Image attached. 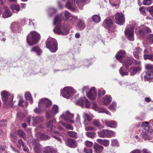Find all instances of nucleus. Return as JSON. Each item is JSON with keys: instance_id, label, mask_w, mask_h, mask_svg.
<instances>
[{"instance_id": "nucleus-19", "label": "nucleus", "mask_w": 153, "mask_h": 153, "mask_svg": "<svg viewBox=\"0 0 153 153\" xmlns=\"http://www.w3.org/2000/svg\"><path fill=\"white\" fill-rule=\"evenodd\" d=\"M124 56V51H120L118 52V53L116 54L115 56L116 58L119 60L120 62L122 63L124 60H122L123 59V57Z\"/></svg>"}, {"instance_id": "nucleus-58", "label": "nucleus", "mask_w": 153, "mask_h": 153, "mask_svg": "<svg viewBox=\"0 0 153 153\" xmlns=\"http://www.w3.org/2000/svg\"><path fill=\"white\" fill-rule=\"evenodd\" d=\"M77 19L78 18L77 16H72L70 18L69 20L71 22L74 23L77 21Z\"/></svg>"}, {"instance_id": "nucleus-48", "label": "nucleus", "mask_w": 153, "mask_h": 153, "mask_svg": "<svg viewBox=\"0 0 153 153\" xmlns=\"http://www.w3.org/2000/svg\"><path fill=\"white\" fill-rule=\"evenodd\" d=\"M18 134L20 137L24 138L25 137V134L22 130H19L18 132Z\"/></svg>"}, {"instance_id": "nucleus-15", "label": "nucleus", "mask_w": 153, "mask_h": 153, "mask_svg": "<svg viewBox=\"0 0 153 153\" xmlns=\"http://www.w3.org/2000/svg\"><path fill=\"white\" fill-rule=\"evenodd\" d=\"M87 95L90 99L91 100L94 99L97 95L95 88L94 87L92 88L89 92L88 93H87Z\"/></svg>"}, {"instance_id": "nucleus-42", "label": "nucleus", "mask_w": 153, "mask_h": 153, "mask_svg": "<svg viewBox=\"0 0 153 153\" xmlns=\"http://www.w3.org/2000/svg\"><path fill=\"white\" fill-rule=\"evenodd\" d=\"M97 111L98 113H105L107 114H108L109 113V112L104 107L99 108Z\"/></svg>"}, {"instance_id": "nucleus-51", "label": "nucleus", "mask_w": 153, "mask_h": 153, "mask_svg": "<svg viewBox=\"0 0 153 153\" xmlns=\"http://www.w3.org/2000/svg\"><path fill=\"white\" fill-rule=\"evenodd\" d=\"M92 18L93 21L96 22H97L100 21V16L97 15L94 16Z\"/></svg>"}, {"instance_id": "nucleus-55", "label": "nucleus", "mask_w": 153, "mask_h": 153, "mask_svg": "<svg viewBox=\"0 0 153 153\" xmlns=\"http://www.w3.org/2000/svg\"><path fill=\"white\" fill-rule=\"evenodd\" d=\"M116 106V103L113 102L109 107V108L111 110L114 111V110L115 109Z\"/></svg>"}, {"instance_id": "nucleus-20", "label": "nucleus", "mask_w": 153, "mask_h": 153, "mask_svg": "<svg viewBox=\"0 0 153 153\" xmlns=\"http://www.w3.org/2000/svg\"><path fill=\"white\" fill-rule=\"evenodd\" d=\"M141 70V67L140 66L132 67L130 70V74L132 75H134L136 73Z\"/></svg>"}, {"instance_id": "nucleus-49", "label": "nucleus", "mask_w": 153, "mask_h": 153, "mask_svg": "<svg viewBox=\"0 0 153 153\" xmlns=\"http://www.w3.org/2000/svg\"><path fill=\"white\" fill-rule=\"evenodd\" d=\"M105 94V91L103 89H101L98 90V96L99 97H101L104 95Z\"/></svg>"}, {"instance_id": "nucleus-36", "label": "nucleus", "mask_w": 153, "mask_h": 153, "mask_svg": "<svg viewBox=\"0 0 153 153\" xmlns=\"http://www.w3.org/2000/svg\"><path fill=\"white\" fill-rule=\"evenodd\" d=\"M86 98L85 97H81L76 102V104L81 106H83Z\"/></svg>"}, {"instance_id": "nucleus-41", "label": "nucleus", "mask_w": 153, "mask_h": 153, "mask_svg": "<svg viewBox=\"0 0 153 153\" xmlns=\"http://www.w3.org/2000/svg\"><path fill=\"white\" fill-rule=\"evenodd\" d=\"M85 134L87 137L92 138L95 137L96 133L94 132H87L85 133Z\"/></svg>"}, {"instance_id": "nucleus-35", "label": "nucleus", "mask_w": 153, "mask_h": 153, "mask_svg": "<svg viewBox=\"0 0 153 153\" xmlns=\"http://www.w3.org/2000/svg\"><path fill=\"white\" fill-rule=\"evenodd\" d=\"M86 0H76V3L80 9H81Z\"/></svg>"}, {"instance_id": "nucleus-63", "label": "nucleus", "mask_w": 153, "mask_h": 153, "mask_svg": "<svg viewBox=\"0 0 153 153\" xmlns=\"http://www.w3.org/2000/svg\"><path fill=\"white\" fill-rule=\"evenodd\" d=\"M143 4L144 5H149L151 4V0H143Z\"/></svg>"}, {"instance_id": "nucleus-61", "label": "nucleus", "mask_w": 153, "mask_h": 153, "mask_svg": "<svg viewBox=\"0 0 153 153\" xmlns=\"http://www.w3.org/2000/svg\"><path fill=\"white\" fill-rule=\"evenodd\" d=\"M139 10L141 13L143 15H145L146 14L145 11L146 8L143 7H141L139 9Z\"/></svg>"}, {"instance_id": "nucleus-6", "label": "nucleus", "mask_w": 153, "mask_h": 153, "mask_svg": "<svg viewBox=\"0 0 153 153\" xmlns=\"http://www.w3.org/2000/svg\"><path fill=\"white\" fill-rule=\"evenodd\" d=\"M141 126L143 127L142 130V134L145 140H149V135L150 134V132L149 131V123L147 122H143L141 124Z\"/></svg>"}, {"instance_id": "nucleus-32", "label": "nucleus", "mask_w": 153, "mask_h": 153, "mask_svg": "<svg viewBox=\"0 0 153 153\" xmlns=\"http://www.w3.org/2000/svg\"><path fill=\"white\" fill-rule=\"evenodd\" d=\"M22 25H21L20 22L19 23L14 22L12 24L11 29L12 30H13V29L17 30Z\"/></svg>"}, {"instance_id": "nucleus-54", "label": "nucleus", "mask_w": 153, "mask_h": 153, "mask_svg": "<svg viewBox=\"0 0 153 153\" xmlns=\"http://www.w3.org/2000/svg\"><path fill=\"white\" fill-rule=\"evenodd\" d=\"M111 143L113 146H118L119 145L118 140L116 139L112 140Z\"/></svg>"}, {"instance_id": "nucleus-33", "label": "nucleus", "mask_w": 153, "mask_h": 153, "mask_svg": "<svg viewBox=\"0 0 153 153\" xmlns=\"http://www.w3.org/2000/svg\"><path fill=\"white\" fill-rule=\"evenodd\" d=\"M11 9L14 13L19 12L20 10L19 6L18 5L13 4L10 7Z\"/></svg>"}, {"instance_id": "nucleus-3", "label": "nucleus", "mask_w": 153, "mask_h": 153, "mask_svg": "<svg viewBox=\"0 0 153 153\" xmlns=\"http://www.w3.org/2000/svg\"><path fill=\"white\" fill-rule=\"evenodd\" d=\"M39 35L36 31H32L27 37V42L29 45H33L37 43L39 38Z\"/></svg>"}, {"instance_id": "nucleus-31", "label": "nucleus", "mask_w": 153, "mask_h": 153, "mask_svg": "<svg viewBox=\"0 0 153 153\" xmlns=\"http://www.w3.org/2000/svg\"><path fill=\"white\" fill-rule=\"evenodd\" d=\"M83 117L85 120H87L88 122L90 121L93 117V116L91 114H87L84 112L83 114Z\"/></svg>"}, {"instance_id": "nucleus-21", "label": "nucleus", "mask_w": 153, "mask_h": 153, "mask_svg": "<svg viewBox=\"0 0 153 153\" xmlns=\"http://www.w3.org/2000/svg\"><path fill=\"white\" fill-rule=\"evenodd\" d=\"M94 148L96 153H101L104 149V147L101 145L96 144L94 145Z\"/></svg>"}, {"instance_id": "nucleus-45", "label": "nucleus", "mask_w": 153, "mask_h": 153, "mask_svg": "<svg viewBox=\"0 0 153 153\" xmlns=\"http://www.w3.org/2000/svg\"><path fill=\"white\" fill-rule=\"evenodd\" d=\"M146 69L150 71H153V65L147 64L145 65Z\"/></svg>"}, {"instance_id": "nucleus-11", "label": "nucleus", "mask_w": 153, "mask_h": 153, "mask_svg": "<svg viewBox=\"0 0 153 153\" xmlns=\"http://www.w3.org/2000/svg\"><path fill=\"white\" fill-rule=\"evenodd\" d=\"M74 117V114L71 113L69 111H67L64 113L60 117V118L66 120L68 122L71 123H74V121L71 120H69L68 118L72 119Z\"/></svg>"}, {"instance_id": "nucleus-43", "label": "nucleus", "mask_w": 153, "mask_h": 153, "mask_svg": "<svg viewBox=\"0 0 153 153\" xmlns=\"http://www.w3.org/2000/svg\"><path fill=\"white\" fill-rule=\"evenodd\" d=\"M71 14L68 11H65L64 13V19L67 20H69L70 18L71 17Z\"/></svg>"}, {"instance_id": "nucleus-22", "label": "nucleus", "mask_w": 153, "mask_h": 153, "mask_svg": "<svg viewBox=\"0 0 153 153\" xmlns=\"http://www.w3.org/2000/svg\"><path fill=\"white\" fill-rule=\"evenodd\" d=\"M105 125L108 127H109L111 128H115L116 126L117 123L113 120H105Z\"/></svg>"}, {"instance_id": "nucleus-44", "label": "nucleus", "mask_w": 153, "mask_h": 153, "mask_svg": "<svg viewBox=\"0 0 153 153\" xmlns=\"http://www.w3.org/2000/svg\"><path fill=\"white\" fill-rule=\"evenodd\" d=\"M59 123L62 125L63 126L65 127L66 128L71 130H73V127L71 125L66 124L61 121L59 122Z\"/></svg>"}, {"instance_id": "nucleus-29", "label": "nucleus", "mask_w": 153, "mask_h": 153, "mask_svg": "<svg viewBox=\"0 0 153 153\" xmlns=\"http://www.w3.org/2000/svg\"><path fill=\"white\" fill-rule=\"evenodd\" d=\"M151 30L149 28L146 27H144L142 29L139 30V34L140 35H142L147 33L151 32Z\"/></svg>"}, {"instance_id": "nucleus-4", "label": "nucleus", "mask_w": 153, "mask_h": 153, "mask_svg": "<svg viewBox=\"0 0 153 153\" xmlns=\"http://www.w3.org/2000/svg\"><path fill=\"white\" fill-rule=\"evenodd\" d=\"M46 46L52 52H55L57 50V42L53 38L48 39L46 42Z\"/></svg>"}, {"instance_id": "nucleus-59", "label": "nucleus", "mask_w": 153, "mask_h": 153, "mask_svg": "<svg viewBox=\"0 0 153 153\" xmlns=\"http://www.w3.org/2000/svg\"><path fill=\"white\" fill-rule=\"evenodd\" d=\"M78 27L80 29L82 30L85 28V25L83 22L80 21L77 25Z\"/></svg>"}, {"instance_id": "nucleus-17", "label": "nucleus", "mask_w": 153, "mask_h": 153, "mask_svg": "<svg viewBox=\"0 0 153 153\" xmlns=\"http://www.w3.org/2000/svg\"><path fill=\"white\" fill-rule=\"evenodd\" d=\"M145 80L148 79H153V71H150L146 72L144 73L142 75Z\"/></svg>"}, {"instance_id": "nucleus-39", "label": "nucleus", "mask_w": 153, "mask_h": 153, "mask_svg": "<svg viewBox=\"0 0 153 153\" xmlns=\"http://www.w3.org/2000/svg\"><path fill=\"white\" fill-rule=\"evenodd\" d=\"M25 96L26 99L29 100L31 104L33 103V100L30 93L28 92H26L25 94Z\"/></svg>"}, {"instance_id": "nucleus-64", "label": "nucleus", "mask_w": 153, "mask_h": 153, "mask_svg": "<svg viewBox=\"0 0 153 153\" xmlns=\"http://www.w3.org/2000/svg\"><path fill=\"white\" fill-rule=\"evenodd\" d=\"M92 105L93 109L95 110L96 111H97L99 108L98 107L97 105V104L95 102H93L92 103Z\"/></svg>"}, {"instance_id": "nucleus-14", "label": "nucleus", "mask_w": 153, "mask_h": 153, "mask_svg": "<svg viewBox=\"0 0 153 153\" xmlns=\"http://www.w3.org/2000/svg\"><path fill=\"white\" fill-rule=\"evenodd\" d=\"M65 143L66 146L71 148H75L77 146L76 140L72 139H68Z\"/></svg>"}, {"instance_id": "nucleus-53", "label": "nucleus", "mask_w": 153, "mask_h": 153, "mask_svg": "<svg viewBox=\"0 0 153 153\" xmlns=\"http://www.w3.org/2000/svg\"><path fill=\"white\" fill-rule=\"evenodd\" d=\"M147 41H149L150 44L153 43V34L149 35L147 38Z\"/></svg>"}, {"instance_id": "nucleus-18", "label": "nucleus", "mask_w": 153, "mask_h": 153, "mask_svg": "<svg viewBox=\"0 0 153 153\" xmlns=\"http://www.w3.org/2000/svg\"><path fill=\"white\" fill-rule=\"evenodd\" d=\"M76 0H69L67 2L66 4V7L68 9L73 10L75 7Z\"/></svg>"}, {"instance_id": "nucleus-34", "label": "nucleus", "mask_w": 153, "mask_h": 153, "mask_svg": "<svg viewBox=\"0 0 153 153\" xmlns=\"http://www.w3.org/2000/svg\"><path fill=\"white\" fill-rule=\"evenodd\" d=\"M31 51H34L37 53L38 55H39L42 53V51L38 47H33L31 49Z\"/></svg>"}, {"instance_id": "nucleus-57", "label": "nucleus", "mask_w": 153, "mask_h": 153, "mask_svg": "<svg viewBox=\"0 0 153 153\" xmlns=\"http://www.w3.org/2000/svg\"><path fill=\"white\" fill-rule=\"evenodd\" d=\"M48 10L49 14L50 16L55 13L56 11V10L55 9L52 7L49 8Z\"/></svg>"}, {"instance_id": "nucleus-60", "label": "nucleus", "mask_w": 153, "mask_h": 153, "mask_svg": "<svg viewBox=\"0 0 153 153\" xmlns=\"http://www.w3.org/2000/svg\"><path fill=\"white\" fill-rule=\"evenodd\" d=\"M19 144L22 147V148L24 147L26 145V143L23 140L21 139H19L18 141Z\"/></svg>"}, {"instance_id": "nucleus-24", "label": "nucleus", "mask_w": 153, "mask_h": 153, "mask_svg": "<svg viewBox=\"0 0 153 153\" xmlns=\"http://www.w3.org/2000/svg\"><path fill=\"white\" fill-rule=\"evenodd\" d=\"M112 98L110 95H105L103 97L102 103L104 105H107L109 104L111 101Z\"/></svg>"}, {"instance_id": "nucleus-25", "label": "nucleus", "mask_w": 153, "mask_h": 153, "mask_svg": "<svg viewBox=\"0 0 153 153\" xmlns=\"http://www.w3.org/2000/svg\"><path fill=\"white\" fill-rule=\"evenodd\" d=\"M43 119V118L42 117H33V125L34 126H36L37 124L42 122Z\"/></svg>"}, {"instance_id": "nucleus-56", "label": "nucleus", "mask_w": 153, "mask_h": 153, "mask_svg": "<svg viewBox=\"0 0 153 153\" xmlns=\"http://www.w3.org/2000/svg\"><path fill=\"white\" fill-rule=\"evenodd\" d=\"M39 135L40 136V138L42 139L46 140L49 138V137L48 136L42 133H39Z\"/></svg>"}, {"instance_id": "nucleus-50", "label": "nucleus", "mask_w": 153, "mask_h": 153, "mask_svg": "<svg viewBox=\"0 0 153 153\" xmlns=\"http://www.w3.org/2000/svg\"><path fill=\"white\" fill-rule=\"evenodd\" d=\"M132 60L131 59L128 58L127 60L125 61V67L127 68V66L130 65L131 64Z\"/></svg>"}, {"instance_id": "nucleus-38", "label": "nucleus", "mask_w": 153, "mask_h": 153, "mask_svg": "<svg viewBox=\"0 0 153 153\" xmlns=\"http://www.w3.org/2000/svg\"><path fill=\"white\" fill-rule=\"evenodd\" d=\"M67 135L69 137L75 138L77 137V134L74 131H69L67 133Z\"/></svg>"}, {"instance_id": "nucleus-30", "label": "nucleus", "mask_w": 153, "mask_h": 153, "mask_svg": "<svg viewBox=\"0 0 153 153\" xmlns=\"http://www.w3.org/2000/svg\"><path fill=\"white\" fill-rule=\"evenodd\" d=\"M104 24L105 26L111 27L112 26L113 22L111 19L107 18L104 21Z\"/></svg>"}, {"instance_id": "nucleus-28", "label": "nucleus", "mask_w": 153, "mask_h": 153, "mask_svg": "<svg viewBox=\"0 0 153 153\" xmlns=\"http://www.w3.org/2000/svg\"><path fill=\"white\" fill-rule=\"evenodd\" d=\"M142 52V50L139 48H137L134 50L133 52V54L134 56L137 59H139L140 56H139V54H140Z\"/></svg>"}, {"instance_id": "nucleus-10", "label": "nucleus", "mask_w": 153, "mask_h": 153, "mask_svg": "<svg viewBox=\"0 0 153 153\" xmlns=\"http://www.w3.org/2000/svg\"><path fill=\"white\" fill-rule=\"evenodd\" d=\"M134 27L131 25H130L125 31V34L128 40L131 41L134 40Z\"/></svg>"}, {"instance_id": "nucleus-27", "label": "nucleus", "mask_w": 153, "mask_h": 153, "mask_svg": "<svg viewBox=\"0 0 153 153\" xmlns=\"http://www.w3.org/2000/svg\"><path fill=\"white\" fill-rule=\"evenodd\" d=\"M97 141L105 147L108 146L109 144V141L107 140H103L100 139H98L97 140Z\"/></svg>"}, {"instance_id": "nucleus-1", "label": "nucleus", "mask_w": 153, "mask_h": 153, "mask_svg": "<svg viewBox=\"0 0 153 153\" xmlns=\"http://www.w3.org/2000/svg\"><path fill=\"white\" fill-rule=\"evenodd\" d=\"M62 16L61 15L56 16L54 20V25H57V26L53 29L54 32L58 34L67 35L69 33V31L67 30L65 25L59 26L62 21Z\"/></svg>"}, {"instance_id": "nucleus-13", "label": "nucleus", "mask_w": 153, "mask_h": 153, "mask_svg": "<svg viewBox=\"0 0 153 153\" xmlns=\"http://www.w3.org/2000/svg\"><path fill=\"white\" fill-rule=\"evenodd\" d=\"M55 122V120H54L49 121L47 122L46 123V127L47 128V130L60 135V134L57 131H55L54 129L55 127L53 125V123L54 122Z\"/></svg>"}, {"instance_id": "nucleus-40", "label": "nucleus", "mask_w": 153, "mask_h": 153, "mask_svg": "<svg viewBox=\"0 0 153 153\" xmlns=\"http://www.w3.org/2000/svg\"><path fill=\"white\" fill-rule=\"evenodd\" d=\"M28 105V103L27 102L24 101V100L22 99L19 100L18 103L19 105L22 107L27 106Z\"/></svg>"}, {"instance_id": "nucleus-52", "label": "nucleus", "mask_w": 153, "mask_h": 153, "mask_svg": "<svg viewBox=\"0 0 153 153\" xmlns=\"http://www.w3.org/2000/svg\"><path fill=\"white\" fill-rule=\"evenodd\" d=\"M85 145L87 147H91L93 145V143L91 141L87 140L85 141Z\"/></svg>"}, {"instance_id": "nucleus-37", "label": "nucleus", "mask_w": 153, "mask_h": 153, "mask_svg": "<svg viewBox=\"0 0 153 153\" xmlns=\"http://www.w3.org/2000/svg\"><path fill=\"white\" fill-rule=\"evenodd\" d=\"M144 47L145 49L143 52L144 55V54H147V53H150L152 52V48L151 47L146 45H144Z\"/></svg>"}, {"instance_id": "nucleus-2", "label": "nucleus", "mask_w": 153, "mask_h": 153, "mask_svg": "<svg viewBox=\"0 0 153 153\" xmlns=\"http://www.w3.org/2000/svg\"><path fill=\"white\" fill-rule=\"evenodd\" d=\"M1 95L4 104L9 105L11 107H13L12 95L5 91H3L1 92Z\"/></svg>"}, {"instance_id": "nucleus-16", "label": "nucleus", "mask_w": 153, "mask_h": 153, "mask_svg": "<svg viewBox=\"0 0 153 153\" xmlns=\"http://www.w3.org/2000/svg\"><path fill=\"white\" fill-rule=\"evenodd\" d=\"M57 151V149L48 146L44 148L43 153H56Z\"/></svg>"}, {"instance_id": "nucleus-7", "label": "nucleus", "mask_w": 153, "mask_h": 153, "mask_svg": "<svg viewBox=\"0 0 153 153\" xmlns=\"http://www.w3.org/2000/svg\"><path fill=\"white\" fill-rule=\"evenodd\" d=\"M99 136L101 137H110L116 136L115 132L107 129H102L97 132Z\"/></svg>"}, {"instance_id": "nucleus-23", "label": "nucleus", "mask_w": 153, "mask_h": 153, "mask_svg": "<svg viewBox=\"0 0 153 153\" xmlns=\"http://www.w3.org/2000/svg\"><path fill=\"white\" fill-rule=\"evenodd\" d=\"M34 151L36 153H41L42 149L41 146L38 143L33 144Z\"/></svg>"}, {"instance_id": "nucleus-5", "label": "nucleus", "mask_w": 153, "mask_h": 153, "mask_svg": "<svg viewBox=\"0 0 153 153\" xmlns=\"http://www.w3.org/2000/svg\"><path fill=\"white\" fill-rule=\"evenodd\" d=\"M52 104L51 102L48 99L46 98L42 99L39 100V109L36 108L34 110L35 112L36 113H39L41 110L40 108L45 106L48 107L50 106Z\"/></svg>"}, {"instance_id": "nucleus-8", "label": "nucleus", "mask_w": 153, "mask_h": 153, "mask_svg": "<svg viewBox=\"0 0 153 153\" xmlns=\"http://www.w3.org/2000/svg\"><path fill=\"white\" fill-rule=\"evenodd\" d=\"M75 93L74 90L70 87L64 88L61 92L62 96L67 99L69 98L73 94Z\"/></svg>"}, {"instance_id": "nucleus-26", "label": "nucleus", "mask_w": 153, "mask_h": 153, "mask_svg": "<svg viewBox=\"0 0 153 153\" xmlns=\"http://www.w3.org/2000/svg\"><path fill=\"white\" fill-rule=\"evenodd\" d=\"M12 15V13L9 11L8 8L5 7L2 14L4 18H7L11 16Z\"/></svg>"}, {"instance_id": "nucleus-12", "label": "nucleus", "mask_w": 153, "mask_h": 153, "mask_svg": "<svg viewBox=\"0 0 153 153\" xmlns=\"http://www.w3.org/2000/svg\"><path fill=\"white\" fill-rule=\"evenodd\" d=\"M116 23L119 25H123L124 23V15L123 13H118L115 15Z\"/></svg>"}, {"instance_id": "nucleus-9", "label": "nucleus", "mask_w": 153, "mask_h": 153, "mask_svg": "<svg viewBox=\"0 0 153 153\" xmlns=\"http://www.w3.org/2000/svg\"><path fill=\"white\" fill-rule=\"evenodd\" d=\"M59 112V107L56 105H53L51 111H48L46 112V115L47 118L49 119L53 117Z\"/></svg>"}, {"instance_id": "nucleus-47", "label": "nucleus", "mask_w": 153, "mask_h": 153, "mask_svg": "<svg viewBox=\"0 0 153 153\" xmlns=\"http://www.w3.org/2000/svg\"><path fill=\"white\" fill-rule=\"evenodd\" d=\"M111 5L113 6H116L119 4V0H109Z\"/></svg>"}, {"instance_id": "nucleus-62", "label": "nucleus", "mask_w": 153, "mask_h": 153, "mask_svg": "<svg viewBox=\"0 0 153 153\" xmlns=\"http://www.w3.org/2000/svg\"><path fill=\"white\" fill-rule=\"evenodd\" d=\"M85 105V107L87 108H89L90 107L91 104L88 100L85 99V100L84 102Z\"/></svg>"}, {"instance_id": "nucleus-46", "label": "nucleus", "mask_w": 153, "mask_h": 153, "mask_svg": "<svg viewBox=\"0 0 153 153\" xmlns=\"http://www.w3.org/2000/svg\"><path fill=\"white\" fill-rule=\"evenodd\" d=\"M143 57L145 60L149 59L153 61V55L144 54L143 56Z\"/></svg>"}]
</instances>
